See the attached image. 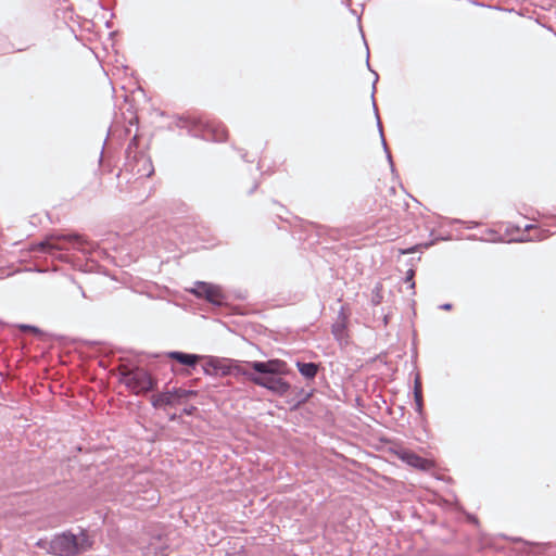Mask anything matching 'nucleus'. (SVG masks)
<instances>
[{"instance_id":"1","label":"nucleus","mask_w":556,"mask_h":556,"mask_svg":"<svg viewBox=\"0 0 556 556\" xmlns=\"http://www.w3.org/2000/svg\"><path fill=\"white\" fill-rule=\"evenodd\" d=\"M255 374H249V381L267 389L273 394L285 396L291 389V384L281 376L289 372L288 365L281 359H268L266 362L255 361L250 363Z\"/></svg>"},{"instance_id":"2","label":"nucleus","mask_w":556,"mask_h":556,"mask_svg":"<svg viewBox=\"0 0 556 556\" xmlns=\"http://www.w3.org/2000/svg\"><path fill=\"white\" fill-rule=\"evenodd\" d=\"M71 249L87 253L91 249V244L83 236L77 233H52L47 236L46 239L39 243L34 244L31 251L49 254L61 261H65V256L59 252L70 251Z\"/></svg>"},{"instance_id":"3","label":"nucleus","mask_w":556,"mask_h":556,"mask_svg":"<svg viewBox=\"0 0 556 556\" xmlns=\"http://www.w3.org/2000/svg\"><path fill=\"white\" fill-rule=\"evenodd\" d=\"M47 544L48 552L55 556H75L88 551L92 542L89 535L85 531H81L79 535H75L72 532H63L62 534L55 535L50 542H38L40 546Z\"/></svg>"},{"instance_id":"4","label":"nucleus","mask_w":556,"mask_h":556,"mask_svg":"<svg viewBox=\"0 0 556 556\" xmlns=\"http://www.w3.org/2000/svg\"><path fill=\"white\" fill-rule=\"evenodd\" d=\"M119 382L135 395H141L155 389L156 379L142 367L123 368L119 372Z\"/></svg>"},{"instance_id":"5","label":"nucleus","mask_w":556,"mask_h":556,"mask_svg":"<svg viewBox=\"0 0 556 556\" xmlns=\"http://www.w3.org/2000/svg\"><path fill=\"white\" fill-rule=\"evenodd\" d=\"M177 126L180 128H187L188 132L193 137H201L205 140L213 141H225L227 138V130L222 125H215L212 123H203L202 121L178 118Z\"/></svg>"},{"instance_id":"6","label":"nucleus","mask_w":556,"mask_h":556,"mask_svg":"<svg viewBox=\"0 0 556 556\" xmlns=\"http://www.w3.org/2000/svg\"><path fill=\"white\" fill-rule=\"evenodd\" d=\"M191 292L195 296L203 298L214 305H222L224 302V295L220 288L207 282H195V286L191 289Z\"/></svg>"},{"instance_id":"7","label":"nucleus","mask_w":556,"mask_h":556,"mask_svg":"<svg viewBox=\"0 0 556 556\" xmlns=\"http://www.w3.org/2000/svg\"><path fill=\"white\" fill-rule=\"evenodd\" d=\"M126 167L138 177H150L154 170L151 160L142 153L135 154L132 160L129 159Z\"/></svg>"},{"instance_id":"8","label":"nucleus","mask_w":556,"mask_h":556,"mask_svg":"<svg viewBox=\"0 0 556 556\" xmlns=\"http://www.w3.org/2000/svg\"><path fill=\"white\" fill-rule=\"evenodd\" d=\"M230 359H220L217 357H207L203 365V371L206 375H229Z\"/></svg>"},{"instance_id":"9","label":"nucleus","mask_w":556,"mask_h":556,"mask_svg":"<svg viewBox=\"0 0 556 556\" xmlns=\"http://www.w3.org/2000/svg\"><path fill=\"white\" fill-rule=\"evenodd\" d=\"M548 237V230L539 229L534 225H527L525 231L516 240L519 242L541 241Z\"/></svg>"},{"instance_id":"10","label":"nucleus","mask_w":556,"mask_h":556,"mask_svg":"<svg viewBox=\"0 0 556 556\" xmlns=\"http://www.w3.org/2000/svg\"><path fill=\"white\" fill-rule=\"evenodd\" d=\"M348 319H349V316L345 312V307L341 306V308L338 313L337 319L331 328L332 334L334 336V338L337 340H342L345 337Z\"/></svg>"},{"instance_id":"11","label":"nucleus","mask_w":556,"mask_h":556,"mask_svg":"<svg viewBox=\"0 0 556 556\" xmlns=\"http://www.w3.org/2000/svg\"><path fill=\"white\" fill-rule=\"evenodd\" d=\"M167 357L177 361L181 365H186L188 367H195L198 362L203 358L197 354H188L179 351H173L167 353Z\"/></svg>"},{"instance_id":"12","label":"nucleus","mask_w":556,"mask_h":556,"mask_svg":"<svg viewBox=\"0 0 556 556\" xmlns=\"http://www.w3.org/2000/svg\"><path fill=\"white\" fill-rule=\"evenodd\" d=\"M251 362H239L230 359L229 375L243 376L249 380V374H255L250 366Z\"/></svg>"},{"instance_id":"13","label":"nucleus","mask_w":556,"mask_h":556,"mask_svg":"<svg viewBox=\"0 0 556 556\" xmlns=\"http://www.w3.org/2000/svg\"><path fill=\"white\" fill-rule=\"evenodd\" d=\"M299 372L305 378L313 380L318 372V365L315 363L296 362Z\"/></svg>"},{"instance_id":"14","label":"nucleus","mask_w":556,"mask_h":556,"mask_svg":"<svg viewBox=\"0 0 556 556\" xmlns=\"http://www.w3.org/2000/svg\"><path fill=\"white\" fill-rule=\"evenodd\" d=\"M151 403L155 408L162 406H172L175 404L174 393H172V391H167L153 395L151 399Z\"/></svg>"},{"instance_id":"15","label":"nucleus","mask_w":556,"mask_h":556,"mask_svg":"<svg viewBox=\"0 0 556 556\" xmlns=\"http://www.w3.org/2000/svg\"><path fill=\"white\" fill-rule=\"evenodd\" d=\"M372 106H374L375 114H376V117H377V125H378V130H379L380 138H381V143H382L383 150H384V152L387 154V159H388V161L390 163V166L393 169L392 156H391V153H390V151L388 149V146H387V142H386V139H384V136H383L382 125H381V122H380V117L378 115V109L376 106L375 101L372 102Z\"/></svg>"},{"instance_id":"16","label":"nucleus","mask_w":556,"mask_h":556,"mask_svg":"<svg viewBox=\"0 0 556 556\" xmlns=\"http://www.w3.org/2000/svg\"><path fill=\"white\" fill-rule=\"evenodd\" d=\"M427 463L428 462L425 458L420 457L419 455H417L414 452H412L409 455H407L406 464L412 467H415L418 469H426Z\"/></svg>"},{"instance_id":"17","label":"nucleus","mask_w":556,"mask_h":556,"mask_svg":"<svg viewBox=\"0 0 556 556\" xmlns=\"http://www.w3.org/2000/svg\"><path fill=\"white\" fill-rule=\"evenodd\" d=\"M313 395V392L312 391H306L305 389H300L296 393V396H295V403L293 405V407H299L301 406L302 404L306 403L311 396Z\"/></svg>"},{"instance_id":"18","label":"nucleus","mask_w":556,"mask_h":556,"mask_svg":"<svg viewBox=\"0 0 556 556\" xmlns=\"http://www.w3.org/2000/svg\"><path fill=\"white\" fill-rule=\"evenodd\" d=\"M172 393H174V401H176V399L189 397V396H193L197 394V392L193 390H185V389H173Z\"/></svg>"},{"instance_id":"19","label":"nucleus","mask_w":556,"mask_h":556,"mask_svg":"<svg viewBox=\"0 0 556 556\" xmlns=\"http://www.w3.org/2000/svg\"><path fill=\"white\" fill-rule=\"evenodd\" d=\"M381 285H377L375 289L372 290V296H371V303L374 305H379L382 301V294H381Z\"/></svg>"},{"instance_id":"20","label":"nucleus","mask_w":556,"mask_h":556,"mask_svg":"<svg viewBox=\"0 0 556 556\" xmlns=\"http://www.w3.org/2000/svg\"><path fill=\"white\" fill-rule=\"evenodd\" d=\"M394 453L396 454V456L402 459L403 462L406 463L407 460V455H409L412 453V451L409 450H406V448H399V450H395Z\"/></svg>"},{"instance_id":"21","label":"nucleus","mask_w":556,"mask_h":556,"mask_svg":"<svg viewBox=\"0 0 556 556\" xmlns=\"http://www.w3.org/2000/svg\"><path fill=\"white\" fill-rule=\"evenodd\" d=\"M414 275H415V270L414 269H408L407 273H406V277H405V281L406 282H409V288L410 289H414L415 288V282L413 280L414 278Z\"/></svg>"},{"instance_id":"22","label":"nucleus","mask_w":556,"mask_h":556,"mask_svg":"<svg viewBox=\"0 0 556 556\" xmlns=\"http://www.w3.org/2000/svg\"><path fill=\"white\" fill-rule=\"evenodd\" d=\"M415 397V404H416V410L421 414L422 413V395H418V392H416Z\"/></svg>"},{"instance_id":"23","label":"nucleus","mask_w":556,"mask_h":556,"mask_svg":"<svg viewBox=\"0 0 556 556\" xmlns=\"http://www.w3.org/2000/svg\"><path fill=\"white\" fill-rule=\"evenodd\" d=\"M430 244H431V243H425V244L414 245V247H412V248H408V249H406V250H403V251H402V253H403V254L414 253V252H416L420 247H422V248H428V247H430Z\"/></svg>"},{"instance_id":"24","label":"nucleus","mask_w":556,"mask_h":556,"mask_svg":"<svg viewBox=\"0 0 556 556\" xmlns=\"http://www.w3.org/2000/svg\"><path fill=\"white\" fill-rule=\"evenodd\" d=\"M416 392H418V395H422V391H421V382L419 380V377L417 376L416 379H415V384H414V396H416Z\"/></svg>"},{"instance_id":"25","label":"nucleus","mask_w":556,"mask_h":556,"mask_svg":"<svg viewBox=\"0 0 556 556\" xmlns=\"http://www.w3.org/2000/svg\"><path fill=\"white\" fill-rule=\"evenodd\" d=\"M136 147H137V137L135 136V137L130 140V142H129V144H128V148H127L128 159H130V152H131V150H132L134 148H136Z\"/></svg>"},{"instance_id":"26","label":"nucleus","mask_w":556,"mask_h":556,"mask_svg":"<svg viewBox=\"0 0 556 556\" xmlns=\"http://www.w3.org/2000/svg\"><path fill=\"white\" fill-rule=\"evenodd\" d=\"M441 309H444V311H450L452 308V304L451 303H445V304H442L440 306Z\"/></svg>"},{"instance_id":"27","label":"nucleus","mask_w":556,"mask_h":556,"mask_svg":"<svg viewBox=\"0 0 556 556\" xmlns=\"http://www.w3.org/2000/svg\"><path fill=\"white\" fill-rule=\"evenodd\" d=\"M193 410H195V407L191 406L189 408H185L184 413L187 414V415H191L193 413Z\"/></svg>"},{"instance_id":"28","label":"nucleus","mask_w":556,"mask_h":556,"mask_svg":"<svg viewBox=\"0 0 556 556\" xmlns=\"http://www.w3.org/2000/svg\"><path fill=\"white\" fill-rule=\"evenodd\" d=\"M28 331H31V332H34V333H40V330H39L37 327L31 326V325H30V328H29V330H28Z\"/></svg>"},{"instance_id":"29","label":"nucleus","mask_w":556,"mask_h":556,"mask_svg":"<svg viewBox=\"0 0 556 556\" xmlns=\"http://www.w3.org/2000/svg\"><path fill=\"white\" fill-rule=\"evenodd\" d=\"M20 328L24 331H28L30 328V325H21Z\"/></svg>"},{"instance_id":"30","label":"nucleus","mask_w":556,"mask_h":556,"mask_svg":"<svg viewBox=\"0 0 556 556\" xmlns=\"http://www.w3.org/2000/svg\"><path fill=\"white\" fill-rule=\"evenodd\" d=\"M79 290H80V292H81V295L85 298V296H86V294H85V291L83 290V288H81V287H79Z\"/></svg>"},{"instance_id":"31","label":"nucleus","mask_w":556,"mask_h":556,"mask_svg":"<svg viewBox=\"0 0 556 556\" xmlns=\"http://www.w3.org/2000/svg\"><path fill=\"white\" fill-rule=\"evenodd\" d=\"M376 77H375V81H374V85L377 83L378 80V75L375 73Z\"/></svg>"},{"instance_id":"32","label":"nucleus","mask_w":556,"mask_h":556,"mask_svg":"<svg viewBox=\"0 0 556 556\" xmlns=\"http://www.w3.org/2000/svg\"><path fill=\"white\" fill-rule=\"evenodd\" d=\"M368 55H369V53L367 54V56H368ZM366 64L369 66V61H368V60L366 61Z\"/></svg>"}]
</instances>
